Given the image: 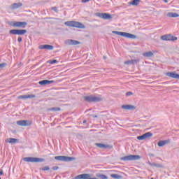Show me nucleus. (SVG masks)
Listing matches in <instances>:
<instances>
[{
  "label": "nucleus",
  "instance_id": "nucleus-12",
  "mask_svg": "<svg viewBox=\"0 0 179 179\" xmlns=\"http://www.w3.org/2000/svg\"><path fill=\"white\" fill-rule=\"evenodd\" d=\"M152 136H153V134H152L150 132H147V133L143 134L142 136H137V139L138 141H143L145 139H148L149 138H152Z\"/></svg>",
  "mask_w": 179,
  "mask_h": 179
},
{
  "label": "nucleus",
  "instance_id": "nucleus-4",
  "mask_svg": "<svg viewBox=\"0 0 179 179\" xmlns=\"http://www.w3.org/2000/svg\"><path fill=\"white\" fill-rule=\"evenodd\" d=\"M10 26L13 27H18L20 29H24L27 26V22H19V21H12L8 23Z\"/></svg>",
  "mask_w": 179,
  "mask_h": 179
},
{
  "label": "nucleus",
  "instance_id": "nucleus-30",
  "mask_svg": "<svg viewBox=\"0 0 179 179\" xmlns=\"http://www.w3.org/2000/svg\"><path fill=\"white\" fill-rule=\"evenodd\" d=\"M83 179H89L90 178L91 176L89 173H84V174H81Z\"/></svg>",
  "mask_w": 179,
  "mask_h": 179
},
{
  "label": "nucleus",
  "instance_id": "nucleus-11",
  "mask_svg": "<svg viewBox=\"0 0 179 179\" xmlns=\"http://www.w3.org/2000/svg\"><path fill=\"white\" fill-rule=\"evenodd\" d=\"M33 122L30 120H19L17 121V124L20 127H30Z\"/></svg>",
  "mask_w": 179,
  "mask_h": 179
},
{
  "label": "nucleus",
  "instance_id": "nucleus-5",
  "mask_svg": "<svg viewBox=\"0 0 179 179\" xmlns=\"http://www.w3.org/2000/svg\"><path fill=\"white\" fill-rule=\"evenodd\" d=\"M24 162H27L28 163H41L44 162V159L43 158H38V157H24L23 159Z\"/></svg>",
  "mask_w": 179,
  "mask_h": 179
},
{
  "label": "nucleus",
  "instance_id": "nucleus-27",
  "mask_svg": "<svg viewBox=\"0 0 179 179\" xmlns=\"http://www.w3.org/2000/svg\"><path fill=\"white\" fill-rule=\"evenodd\" d=\"M96 177H98V178H101V179H107V178H108V177H107V176L100 174V173H97Z\"/></svg>",
  "mask_w": 179,
  "mask_h": 179
},
{
  "label": "nucleus",
  "instance_id": "nucleus-44",
  "mask_svg": "<svg viewBox=\"0 0 179 179\" xmlns=\"http://www.w3.org/2000/svg\"><path fill=\"white\" fill-rule=\"evenodd\" d=\"M94 118H97V115H94Z\"/></svg>",
  "mask_w": 179,
  "mask_h": 179
},
{
  "label": "nucleus",
  "instance_id": "nucleus-9",
  "mask_svg": "<svg viewBox=\"0 0 179 179\" xmlns=\"http://www.w3.org/2000/svg\"><path fill=\"white\" fill-rule=\"evenodd\" d=\"M96 16L101 17V19H104L105 20H110V19H113L111 15L107 13H96Z\"/></svg>",
  "mask_w": 179,
  "mask_h": 179
},
{
  "label": "nucleus",
  "instance_id": "nucleus-28",
  "mask_svg": "<svg viewBox=\"0 0 179 179\" xmlns=\"http://www.w3.org/2000/svg\"><path fill=\"white\" fill-rule=\"evenodd\" d=\"M110 177H111V178H114V179H120V178H121V176H120L118 174H115V173L110 174Z\"/></svg>",
  "mask_w": 179,
  "mask_h": 179
},
{
  "label": "nucleus",
  "instance_id": "nucleus-34",
  "mask_svg": "<svg viewBox=\"0 0 179 179\" xmlns=\"http://www.w3.org/2000/svg\"><path fill=\"white\" fill-rule=\"evenodd\" d=\"M5 66H6V63L0 64V69H2V68H5Z\"/></svg>",
  "mask_w": 179,
  "mask_h": 179
},
{
  "label": "nucleus",
  "instance_id": "nucleus-39",
  "mask_svg": "<svg viewBox=\"0 0 179 179\" xmlns=\"http://www.w3.org/2000/svg\"><path fill=\"white\" fill-rule=\"evenodd\" d=\"M126 95L127 96H132V92H128L126 93Z\"/></svg>",
  "mask_w": 179,
  "mask_h": 179
},
{
  "label": "nucleus",
  "instance_id": "nucleus-29",
  "mask_svg": "<svg viewBox=\"0 0 179 179\" xmlns=\"http://www.w3.org/2000/svg\"><path fill=\"white\" fill-rule=\"evenodd\" d=\"M49 111H61V108L59 107H55V108H51L48 109Z\"/></svg>",
  "mask_w": 179,
  "mask_h": 179
},
{
  "label": "nucleus",
  "instance_id": "nucleus-25",
  "mask_svg": "<svg viewBox=\"0 0 179 179\" xmlns=\"http://www.w3.org/2000/svg\"><path fill=\"white\" fill-rule=\"evenodd\" d=\"M143 57H146L147 58H149L150 57H153V52H147L143 54Z\"/></svg>",
  "mask_w": 179,
  "mask_h": 179
},
{
  "label": "nucleus",
  "instance_id": "nucleus-6",
  "mask_svg": "<svg viewBox=\"0 0 179 179\" xmlns=\"http://www.w3.org/2000/svg\"><path fill=\"white\" fill-rule=\"evenodd\" d=\"M27 33V30L26 29H11L9 31V34L14 36H24V34Z\"/></svg>",
  "mask_w": 179,
  "mask_h": 179
},
{
  "label": "nucleus",
  "instance_id": "nucleus-16",
  "mask_svg": "<svg viewBox=\"0 0 179 179\" xmlns=\"http://www.w3.org/2000/svg\"><path fill=\"white\" fill-rule=\"evenodd\" d=\"M166 76L169 78H173V79H179V74H177L174 72L166 73Z\"/></svg>",
  "mask_w": 179,
  "mask_h": 179
},
{
  "label": "nucleus",
  "instance_id": "nucleus-23",
  "mask_svg": "<svg viewBox=\"0 0 179 179\" xmlns=\"http://www.w3.org/2000/svg\"><path fill=\"white\" fill-rule=\"evenodd\" d=\"M148 164L151 167H157L158 169H160V168L163 167V165H162V164H156V163L148 162Z\"/></svg>",
  "mask_w": 179,
  "mask_h": 179
},
{
  "label": "nucleus",
  "instance_id": "nucleus-37",
  "mask_svg": "<svg viewBox=\"0 0 179 179\" xmlns=\"http://www.w3.org/2000/svg\"><path fill=\"white\" fill-rule=\"evenodd\" d=\"M17 41L18 43H22V36H18Z\"/></svg>",
  "mask_w": 179,
  "mask_h": 179
},
{
  "label": "nucleus",
  "instance_id": "nucleus-46",
  "mask_svg": "<svg viewBox=\"0 0 179 179\" xmlns=\"http://www.w3.org/2000/svg\"><path fill=\"white\" fill-rule=\"evenodd\" d=\"M151 179H153V178H152Z\"/></svg>",
  "mask_w": 179,
  "mask_h": 179
},
{
  "label": "nucleus",
  "instance_id": "nucleus-32",
  "mask_svg": "<svg viewBox=\"0 0 179 179\" xmlns=\"http://www.w3.org/2000/svg\"><path fill=\"white\" fill-rule=\"evenodd\" d=\"M40 170H42L43 171H48V170H50V166H44L43 168L40 169Z\"/></svg>",
  "mask_w": 179,
  "mask_h": 179
},
{
  "label": "nucleus",
  "instance_id": "nucleus-33",
  "mask_svg": "<svg viewBox=\"0 0 179 179\" xmlns=\"http://www.w3.org/2000/svg\"><path fill=\"white\" fill-rule=\"evenodd\" d=\"M57 62H58V61H57V59L49 60V61L48 62V64H57Z\"/></svg>",
  "mask_w": 179,
  "mask_h": 179
},
{
  "label": "nucleus",
  "instance_id": "nucleus-17",
  "mask_svg": "<svg viewBox=\"0 0 179 179\" xmlns=\"http://www.w3.org/2000/svg\"><path fill=\"white\" fill-rule=\"evenodd\" d=\"M51 83H54V80H43L39 81V85L41 86H45V85H51Z\"/></svg>",
  "mask_w": 179,
  "mask_h": 179
},
{
  "label": "nucleus",
  "instance_id": "nucleus-1",
  "mask_svg": "<svg viewBox=\"0 0 179 179\" xmlns=\"http://www.w3.org/2000/svg\"><path fill=\"white\" fill-rule=\"evenodd\" d=\"M64 24L69 26V27H76L77 29H85L86 27L83 24L76 21H67L64 22Z\"/></svg>",
  "mask_w": 179,
  "mask_h": 179
},
{
  "label": "nucleus",
  "instance_id": "nucleus-2",
  "mask_svg": "<svg viewBox=\"0 0 179 179\" xmlns=\"http://www.w3.org/2000/svg\"><path fill=\"white\" fill-rule=\"evenodd\" d=\"M84 99L85 100V101H88L89 103H97L99 101H101V100H103V98L101 97V95H97V96H93V95H90V96H87L84 97Z\"/></svg>",
  "mask_w": 179,
  "mask_h": 179
},
{
  "label": "nucleus",
  "instance_id": "nucleus-26",
  "mask_svg": "<svg viewBox=\"0 0 179 179\" xmlns=\"http://www.w3.org/2000/svg\"><path fill=\"white\" fill-rule=\"evenodd\" d=\"M168 16L169 17H178L179 15L177 13H169Z\"/></svg>",
  "mask_w": 179,
  "mask_h": 179
},
{
  "label": "nucleus",
  "instance_id": "nucleus-21",
  "mask_svg": "<svg viewBox=\"0 0 179 179\" xmlns=\"http://www.w3.org/2000/svg\"><path fill=\"white\" fill-rule=\"evenodd\" d=\"M167 143H170V140L160 141L158 142L157 145L159 148H162V146L167 145Z\"/></svg>",
  "mask_w": 179,
  "mask_h": 179
},
{
  "label": "nucleus",
  "instance_id": "nucleus-35",
  "mask_svg": "<svg viewBox=\"0 0 179 179\" xmlns=\"http://www.w3.org/2000/svg\"><path fill=\"white\" fill-rule=\"evenodd\" d=\"M52 10H54L55 12H56V13H58V9L57 8V7H52Z\"/></svg>",
  "mask_w": 179,
  "mask_h": 179
},
{
  "label": "nucleus",
  "instance_id": "nucleus-13",
  "mask_svg": "<svg viewBox=\"0 0 179 179\" xmlns=\"http://www.w3.org/2000/svg\"><path fill=\"white\" fill-rule=\"evenodd\" d=\"M95 146L97 148H99V149H113V145L109 144H103V143H96Z\"/></svg>",
  "mask_w": 179,
  "mask_h": 179
},
{
  "label": "nucleus",
  "instance_id": "nucleus-31",
  "mask_svg": "<svg viewBox=\"0 0 179 179\" xmlns=\"http://www.w3.org/2000/svg\"><path fill=\"white\" fill-rule=\"evenodd\" d=\"M139 2H141V0H133L132 2L131 3V5H139Z\"/></svg>",
  "mask_w": 179,
  "mask_h": 179
},
{
  "label": "nucleus",
  "instance_id": "nucleus-45",
  "mask_svg": "<svg viewBox=\"0 0 179 179\" xmlns=\"http://www.w3.org/2000/svg\"><path fill=\"white\" fill-rule=\"evenodd\" d=\"M83 123H84V124L86 123V120H84V121H83Z\"/></svg>",
  "mask_w": 179,
  "mask_h": 179
},
{
  "label": "nucleus",
  "instance_id": "nucleus-38",
  "mask_svg": "<svg viewBox=\"0 0 179 179\" xmlns=\"http://www.w3.org/2000/svg\"><path fill=\"white\" fill-rule=\"evenodd\" d=\"M90 0H82V3H86V2H89Z\"/></svg>",
  "mask_w": 179,
  "mask_h": 179
},
{
  "label": "nucleus",
  "instance_id": "nucleus-18",
  "mask_svg": "<svg viewBox=\"0 0 179 179\" xmlns=\"http://www.w3.org/2000/svg\"><path fill=\"white\" fill-rule=\"evenodd\" d=\"M35 97H36V95H34V94H29V95H20L18 96V99H34Z\"/></svg>",
  "mask_w": 179,
  "mask_h": 179
},
{
  "label": "nucleus",
  "instance_id": "nucleus-43",
  "mask_svg": "<svg viewBox=\"0 0 179 179\" xmlns=\"http://www.w3.org/2000/svg\"><path fill=\"white\" fill-rule=\"evenodd\" d=\"M164 2H165L166 3H167L168 1H167V0H164Z\"/></svg>",
  "mask_w": 179,
  "mask_h": 179
},
{
  "label": "nucleus",
  "instance_id": "nucleus-19",
  "mask_svg": "<svg viewBox=\"0 0 179 179\" xmlns=\"http://www.w3.org/2000/svg\"><path fill=\"white\" fill-rule=\"evenodd\" d=\"M22 5V3H14L10 6V8L12 10L18 9V8H20Z\"/></svg>",
  "mask_w": 179,
  "mask_h": 179
},
{
  "label": "nucleus",
  "instance_id": "nucleus-47",
  "mask_svg": "<svg viewBox=\"0 0 179 179\" xmlns=\"http://www.w3.org/2000/svg\"><path fill=\"white\" fill-rule=\"evenodd\" d=\"M0 179H1V178H0Z\"/></svg>",
  "mask_w": 179,
  "mask_h": 179
},
{
  "label": "nucleus",
  "instance_id": "nucleus-10",
  "mask_svg": "<svg viewBox=\"0 0 179 179\" xmlns=\"http://www.w3.org/2000/svg\"><path fill=\"white\" fill-rule=\"evenodd\" d=\"M161 40H162L163 41H177V37L171 36L170 34H166L162 36Z\"/></svg>",
  "mask_w": 179,
  "mask_h": 179
},
{
  "label": "nucleus",
  "instance_id": "nucleus-15",
  "mask_svg": "<svg viewBox=\"0 0 179 179\" xmlns=\"http://www.w3.org/2000/svg\"><path fill=\"white\" fill-rule=\"evenodd\" d=\"M40 50H54V46L51 45H41L39 46Z\"/></svg>",
  "mask_w": 179,
  "mask_h": 179
},
{
  "label": "nucleus",
  "instance_id": "nucleus-8",
  "mask_svg": "<svg viewBox=\"0 0 179 179\" xmlns=\"http://www.w3.org/2000/svg\"><path fill=\"white\" fill-rule=\"evenodd\" d=\"M141 157L139 155H127L120 158L123 162H129L131 160H139Z\"/></svg>",
  "mask_w": 179,
  "mask_h": 179
},
{
  "label": "nucleus",
  "instance_id": "nucleus-7",
  "mask_svg": "<svg viewBox=\"0 0 179 179\" xmlns=\"http://www.w3.org/2000/svg\"><path fill=\"white\" fill-rule=\"evenodd\" d=\"M55 159L59 162H73L75 160V157L66 156H56Z\"/></svg>",
  "mask_w": 179,
  "mask_h": 179
},
{
  "label": "nucleus",
  "instance_id": "nucleus-40",
  "mask_svg": "<svg viewBox=\"0 0 179 179\" xmlns=\"http://www.w3.org/2000/svg\"><path fill=\"white\" fill-rule=\"evenodd\" d=\"M0 176H3V171L0 169Z\"/></svg>",
  "mask_w": 179,
  "mask_h": 179
},
{
  "label": "nucleus",
  "instance_id": "nucleus-14",
  "mask_svg": "<svg viewBox=\"0 0 179 179\" xmlns=\"http://www.w3.org/2000/svg\"><path fill=\"white\" fill-rule=\"evenodd\" d=\"M66 44L68 45H78V44H80V42L76 40L69 39L66 41Z\"/></svg>",
  "mask_w": 179,
  "mask_h": 179
},
{
  "label": "nucleus",
  "instance_id": "nucleus-41",
  "mask_svg": "<svg viewBox=\"0 0 179 179\" xmlns=\"http://www.w3.org/2000/svg\"><path fill=\"white\" fill-rule=\"evenodd\" d=\"M58 166H54L53 168H52V170H58Z\"/></svg>",
  "mask_w": 179,
  "mask_h": 179
},
{
  "label": "nucleus",
  "instance_id": "nucleus-3",
  "mask_svg": "<svg viewBox=\"0 0 179 179\" xmlns=\"http://www.w3.org/2000/svg\"><path fill=\"white\" fill-rule=\"evenodd\" d=\"M113 34H117V36H122V37H125L126 38H136V36L129 34L128 32H121L118 31H113Z\"/></svg>",
  "mask_w": 179,
  "mask_h": 179
},
{
  "label": "nucleus",
  "instance_id": "nucleus-20",
  "mask_svg": "<svg viewBox=\"0 0 179 179\" xmlns=\"http://www.w3.org/2000/svg\"><path fill=\"white\" fill-rule=\"evenodd\" d=\"M122 108H123V110H135L136 107L134 105H122Z\"/></svg>",
  "mask_w": 179,
  "mask_h": 179
},
{
  "label": "nucleus",
  "instance_id": "nucleus-22",
  "mask_svg": "<svg viewBox=\"0 0 179 179\" xmlns=\"http://www.w3.org/2000/svg\"><path fill=\"white\" fill-rule=\"evenodd\" d=\"M138 62H139L138 60L137 59H132V60H129V61H126L124 62V64L125 65H131V64H138Z\"/></svg>",
  "mask_w": 179,
  "mask_h": 179
},
{
  "label": "nucleus",
  "instance_id": "nucleus-42",
  "mask_svg": "<svg viewBox=\"0 0 179 179\" xmlns=\"http://www.w3.org/2000/svg\"><path fill=\"white\" fill-rule=\"evenodd\" d=\"M149 156H150V157H155V155H154V154H149Z\"/></svg>",
  "mask_w": 179,
  "mask_h": 179
},
{
  "label": "nucleus",
  "instance_id": "nucleus-36",
  "mask_svg": "<svg viewBox=\"0 0 179 179\" xmlns=\"http://www.w3.org/2000/svg\"><path fill=\"white\" fill-rule=\"evenodd\" d=\"M75 179H83L82 174L76 176V177H75Z\"/></svg>",
  "mask_w": 179,
  "mask_h": 179
},
{
  "label": "nucleus",
  "instance_id": "nucleus-24",
  "mask_svg": "<svg viewBox=\"0 0 179 179\" xmlns=\"http://www.w3.org/2000/svg\"><path fill=\"white\" fill-rule=\"evenodd\" d=\"M6 142L7 143H16V142H17V139L13 138H9L7 140H6Z\"/></svg>",
  "mask_w": 179,
  "mask_h": 179
}]
</instances>
